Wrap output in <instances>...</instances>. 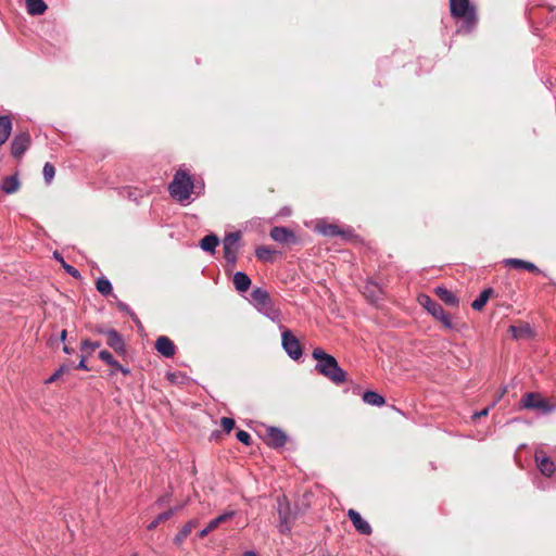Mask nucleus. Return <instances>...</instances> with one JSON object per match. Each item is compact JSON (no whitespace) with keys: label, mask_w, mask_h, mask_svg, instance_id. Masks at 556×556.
Returning <instances> with one entry per match:
<instances>
[{"label":"nucleus","mask_w":556,"mask_h":556,"mask_svg":"<svg viewBox=\"0 0 556 556\" xmlns=\"http://www.w3.org/2000/svg\"><path fill=\"white\" fill-rule=\"evenodd\" d=\"M223 429L229 433L235 428V420L230 417H223L222 420Z\"/></svg>","instance_id":"4c0bfd02"},{"label":"nucleus","mask_w":556,"mask_h":556,"mask_svg":"<svg viewBox=\"0 0 556 556\" xmlns=\"http://www.w3.org/2000/svg\"><path fill=\"white\" fill-rule=\"evenodd\" d=\"M198 521L195 519L187 521L180 531L175 535L174 543L180 545L187 536L192 532V530L197 527Z\"/></svg>","instance_id":"b1692460"},{"label":"nucleus","mask_w":556,"mask_h":556,"mask_svg":"<svg viewBox=\"0 0 556 556\" xmlns=\"http://www.w3.org/2000/svg\"><path fill=\"white\" fill-rule=\"evenodd\" d=\"M232 281H233L236 290L239 292L248 291L252 283L250 277L243 271H237L233 275Z\"/></svg>","instance_id":"aec40b11"},{"label":"nucleus","mask_w":556,"mask_h":556,"mask_svg":"<svg viewBox=\"0 0 556 556\" xmlns=\"http://www.w3.org/2000/svg\"><path fill=\"white\" fill-rule=\"evenodd\" d=\"M290 214H291V208L290 207H283L279 212L280 216H289Z\"/></svg>","instance_id":"de8ad7c7"},{"label":"nucleus","mask_w":556,"mask_h":556,"mask_svg":"<svg viewBox=\"0 0 556 556\" xmlns=\"http://www.w3.org/2000/svg\"><path fill=\"white\" fill-rule=\"evenodd\" d=\"M63 352L66 353V354H71L73 352V350L70 349L67 345H64L63 346Z\"/></svg>","instance_id":"864d4df0"},{"label":"nucleus","mask_w":556,"mask_h":556,"mask_svg":"<svg viewBox=\"0 0 556 556\" xmlns=\"http://www.w3.org/2000/svg\"><path fill=\"white\" fill-rule=\"evenodd\" d=\"M250 296V302L256 309L271 299L269 293L263 288H254Z\"/></svg>","instance_id":"a211bd4d"},{"label":"nucleus","mask_w":556,"mask_h":556,"mask_svg":"<svg viewBox=\"0 0 556 556\" xmlns=\"http://www.w3.org/2000/svg\"><path fill=\"white\" fill-rule=\"evenodd\" d=\"M418 302L430 315L440 320L445 328L453 329L451 316L445 313L438 302L431 299L428 294H420L418 296Z\"/></svg>","instance_id":"20e7f679"},{"label":"nucleus","mask_w":556,"mask_h":556,"mask_svg":"<svg viewBox=\"0 0 556 556\" xmlns=\"http://www.w3.org/2000/svg\"><path fill=\"white\" fill-rule=\"evenodd\" d=\"M53 178H54V176H45L46 185L47 186L51 185Z\"/></svg>","instance_id":"09e8293b"},{"label":"nucleus","mask_w":556,"mask_h":556,"mask_svg":"<svg viewBox=\"0 0 556 556\" xmlns=\"http://www.w3.org/2000/svg\"><path fill=\"white\" fill-rule=\"evenodd\" d=\"M520 407L526 409L540 410L544 414H548L554 409V406L539 393L527 392L523 394L520 401Z\"/></svg>","instance_id":"423d86ee"},{"label":"nucleus","mask_w":556,"mask_h":556,"mask_svg":"<svg viewBox=\"0 0 556 556\" xmlns=\"http://www.w3.org/2000/svg\"><path fill=\"white\" fill-rule=\"evenodd\" d=\"M53 256L56 261H59L62 264V267L65 269L67 274H70L74 278L80 277L79 271L72 265L67 264L59 252H54Z\"/></svg>","instance_id":"2f4dec72"},{"label":"nucleus","mask_w":556,"mask_h":556,"mask_svg":"<svg viewBox=\"0 0 556 556\" xmlns=\"http://www.w3.org/2000/svg\"><path fill=\"white\" fill-rule=\"evenodd\" d=\"M278 504H279V509H278V513H279L278 530H279L280 533H288L291 530L290 516H289V513L282 508V500L279 498L278 500Z\"/></svg>","instance_id":"4be33fe9"},{"label":"nucleus","mask_w":556,"mask_h":556,"mask_svg":"<svg viewBox=\"0 0 556 556\" xmlns=\"http://www.w3.org/2000/svg\"><path fill=\"white\" fill-rule=\"evenodd\" d=\"M155 350L164 357L170 358L176 353L174 342L166 336H161L155 341Z\"/></svg>","instance_id":"4468645a"},{"label":"nucleus","mask_w":556,"mask_h":556,"mask_svg":"<svg viewBox=\"0 0 556 556\" xmlns=\"http://www.w3.org/2000/svg\"><path fill=\"white\" fill-rule=\"evenodd\" d=\"M99 358L110 366H113V364H116V359L106 350H102L99 352Z\"/></svg>","instance_id":"c9c22d12"},{"label":"nucleus","mask_w":556,"mask_h":556,"mask_svg":"<svg viewBox=\"0 0 556 556\" xmlns=\"http://www.w3.org/2000/svg\"><path fill=\"white\" fill-rule=\"evenodd\" d=\"M12 130V122L9 116H0V147L8 140Z\"/></svg>","instance_id":"bb28decb"},{"label":"nucleus","mask_w":556,"mask_h":556,"mask_svg":"<svg viewBox=\"0 0 556 556\" xmlns=\"http://www.w3.org/2000/svg\"><path fill=\"white\" fill-rule=\"evenodd\" d=\"M275 251L271 250L270 248L268 247H258L256 250H255V256L261 260V261H264V262H267V261H270V256L271 254L274 253Z\"/></svg>","instance_id":"f704fd0d"},{"label":"nucleus","mask_w":556,"mask_h":556,"mask_svg":"<svg viewBox=\"0 0 556 556\" xmlns=\"http://www.w3.org/2000/svg\"><path fill=\"white\" fill-rule=\"evenodd\" d=\"M105 330L104 328H98L97 331L101 334H105Z\"/></svg>","instance_id":"5fc2aeb1"},{"label":"nucleus","mask_w":556,"mask_h":556,"mask_svg":"<svg viewBox=\"0 0 556 556\" xmlns=\"http://www.w3.org/2000/svg\"><path fill=\"white\" fill-rule=\"evenodd\" d=\"M112 367H113V371L112 372L121 371L124 376L130 375V369L127 368V367H124L117 361H116V364H113Z\"/></svg>","instance_id":"79ce46f5"},{"label":"nucleus","mask_w":556,"mask_h":556,"mask_svg":"<svg viewBox=\"0 0 556 556\" xmlns=\"http://www.w3.org/2000/svg\"><path fill=\"white\" fill-rule=\"evenodd\" d=\"M42 174H55V167L51 163H46Z\"/></svg>","instance_id":"49530a36"},{"label":"nucleus","mask_w":556,"mask_h":556,"mask_svg":"<svg viewBox=\"0 0 556 556\" xmlns=\"http://www.w3.org/2000/svg\"><path fill=\"white\" fill-rule=\"evenodd\" d=\"M349 519L355 527V529L363 535H369L372 532L370 525L362 518L361 514L355 509L348 511Z\"/></svg>","instance_id":"ddd939ff"},{"label":"nucleus","mask_w":556,"mask_h":556,"mask_svg":"<svg viewBox=\"0 0 556 556\" xmlns=\"http://www.w3.org/2000/svg\"><path fill=\"white\" fill-rule=\"evenodd\" d=\"M165 502V498H160L156 503L160 504V503H163Z\"/></svg>","instance_id":"4d7b16f0"},{"label":"nucleus","mask_w":556,"mask_h":556,"mask_svg":"<svg viewBox=\"0 0 556 556\" xmlns=\"http://www.w3.org/2000/svg\"><path fill=\"white\" fill-rule=\"evenodd\" d=\"M504 263L506 265L513 266L516 269H526V270L531 271V273H540L541 271L536 267L535 264H533L531 262H528V261L520 260V258H506L504 261Z\"/></svg>","instance_id":"6ab92c4d"},{"label":"nucleus","mask_w":556,"mask_h":556,"mask_svg":"<svg viewBox=\"0 0 556 556\" xmlns=\"http://www.w3.org/2000/svg\"><path fill=\"white\" fill-rule=\"evenodd\" d=\"M193 189L194 180L192 176H174V179L168 185L169 195L182 204L190 202Z\"/></svg>","instance_id":"7ed1b4c3"},{"label":"nucleus","mask_w":556,"mask_h":556,"mask_svg":"<svg viewBox=\"0 0 556 556\" xmlns=\"http://www.w3.org/2000/svg\"><path fill=\"white\" fill-rule=\"evenodd\" d=\"M182 506H176L173 509H175V513L178 511Z\"/></svg>","instance_id":"6e6d98bb"},{"label":"nucleus","mask_w":556,"mask_h":556,"mask_svg":"<svg viewBox=\"0 0 556 556\" xmlns=\"http://www.w3.org/2000/svg\"><path fill=\"white\" fill-rule=\"evenodd\" d=\"M233 516H235V511L230 510V511H226V513L219 515L218 517L212 519L207 523V526L198 533V536L200 539L205 538L210 532H212L214 529H216L220 523L231 519Z\"/></svg>","instance_id":"2eb2a0df"},{"label":"nucleus","mask_w":556,"mask_h":556,"mask_svg":"<svg viewBox=\"0 0 556 556\" xmlns=\"http://www.w3.org/2000/svg\"><path fill=\"white\" fill-rule=\"evenodd\" d=\"M506 392H507V387H503L500 390V392H498L497 396L495 397V400L492 402L491 407H494L501 401V399L506 394Z\"/></svg>","instance_id":"37998d69"},{"label":"nucleus","mask_w":556,"mask_h":556,"mask_svg":"<svg viewBox=\"0 0 556 556\" xmlns=\"http://www.w3.org/2000/svg\"><path fill=\"white\" fill-rule=\"evenodd\" d=\"M30 137L26 132L15 136L11 142V152L14 157H21L28 149Z\"/></svg>","instance_id":"9b49d317"},{"label":"nucleus","mask_w":556,"mask_h":556,"mask_svg":"<svg viewBox=\"0 0 556 556\" xmlns=\"http://www.w3.org/2000/svg\"><path fill=\"white\" fill-rule=\"evenodd\" d=\"M450 10L453 17L464 20L458 31L470 33L475 28L477 15L470 0H450Z\"/></svg>","instance_id":"f03ea898"},{"label":"nucleus","mask_w":556,"mask_h":556,"mask_svg":"<svg viewBox=\"0 0 556 556\" xmlns=\"http://www.w3.org/2000/svg\"><path fill=\"white\" fill-rule=\"evenodd\" d=\"M509 332L511 333V336L515 339H522V338L530 337L532 330L528 324L522 325V326H513L511 325L509 327Z\"/></svg>","instance_id":"c756f323"},{"label":"nucleus","mask_w":556,"mask_h":556,"mask_svg":"<svg viewBox=\"0 0 556 556\" xmlns=\"http://www.w3.org/2000/svg\"><path fill=\"white\" fill-rule=\"evenodd\" d=\"M363 401L371 406L381 407L386 404V400L382 395L377 393L376 391H366L363 394Z\"/></svg>","instance_id":"a878e982"},{"label":"nucleus","mask_w":556,"mask_h":556,"mask_svg":"<svg viewBox=\"0 0 556 556\" xmlns=\"http://www.w3.org/2000/svg\"><path fill=\"white\" fill-rule=\"evenodd\" d=\"M106 344L118 353H125V341L115 329L105 330Z\"/></svg>","instance_id":"dca6fc26"},{"label":"nucleus","mask_w":556,"mask_h":556,"mask_svg":"<svg viewBox=\"0 0 556 556\" xmlns=\"http://www.w3.org/2000/svg\"><path fill=\"white\" fill-rule=\"evenodd\" d=\"M534 458L541 473L545 477H552L555 471V464L552 458L546 456L542 450L535 451Z\"/></svg>","instance_id":"9d476101"},{"label":"nucleus","mask_w":556,"mask_h":556,"mask_svg":"<svg viewBox=\"0 0 556 556\" xmlns=\"http://www.w3.org/2000/svg\"><path fill=\"white\" fill-rule=\"evenodd\" d=\"M86 361H87V357L83 355V356L80 357V361H79V363L77 364L76 368H77V369H81V370H89V368H88V366H87Z\"/></svg>","instance_id":"a18cd8bd"},{"label":"nucleus","mask_w":556,"mask_h":556,"mask_svg":"<svg viewBox=\"0 0 556 556\" xmlns=\"http://www.w3.org/2000/svg\"><path fill=\"white\" fill-rule=\"evenodd\" d=\"M435 295L440 298L445 304L450 306H457L458 305V298L448 289L444 287H437L434 289Z\"/></svg>","instance_id":"412c9836"},{"label":"nucleus","mask_w":556,"mask_h":556,"mask_svg":"<svg viewBox=\"0 0 556 556\" xmlns=\"http://www.w3.org/2000/svg\"><path fill=\"white\" fill-rule=\"evenodd\" d=\"M177 175H180V174H188V169L187 168H182L180 167L177 172H176Z\"/></svg>","instance_id":"3c124183"},{"label":"nucleus","mask_w":556,"mask_h":556,"mask_svg":"<svg viewBox=\"0 0 556 556\" xmlns=\"http://www.w3.org/2000/svg\"><path fill=\"white\" fill-rule=\"evenodd\" d=\"M66 337H67V331L66 330H62L61 334H60V340L64 342L66 340Z\"/></svg>","instance_id":"8fccbe9b"},{"label":"nucleus","mask_w":556,"mask_h":556,"mask_svg":"<svg viewBox=\"0 0 556 556\" xmlns=\"http://www.w3.org/2000/svg\"><path fill=\"white\" fill-rule=\"evenodd\" d=\"M174 514H175V509H168L166 511L161 513L154 520H152L149 523L148 529L149 530L155 529L161 522L168 520Z\"/></svg>","instance_id":"473e14b6"},{"label":"nucleus","mask_w":556,"mask_h":556,"mask_svg":"<svg viewBox=\"0 0 556 556\" xmlns=\"http://www.w3.org/2000/svg\"><path fill=\"white\" fill-rule=\"evenodd\" d=\"M312 357L316 361L315 369L334 384L346 381V372L340 367L338 361L321 348H315Z\"/></svg>","instance_id":"f257e3e1"},{"label":"nucleus","mask_w":556,"mask_h":556,"mask_svg":"<svg viewBox=\"0 0 556 556\" xmlns=\"http://www.w3.org/2000/svg\"><path fill=\"white\" fill-rule=\"evenodd\" d=\"M236 437H237L238 441H240L244 445H250L251 444V435L247 431L239 430L237 432Z\"/></svg>","instance_id":"58836bf2"},{"label":"nucleus","mask_w":556,"mask_h":556,"mask_svg":"<svg viewBox=\"0 0 556 556\" xmlns=\"http://www.w3.org/2000/svg\"><path fill=\"white\" fill-rule=\"evenodd\" d=\"M242 556H257V555H256V553H255V552H253V551H248V552L243 553V555H242Z\"/></svg>","instance_id":"603ef678"},{"label":"nucleus","mask_w":556,"mask_h":556,"mask_svg":"<svg viewBox=\"0 0 556 556\" xmlns=\"http://www.w3.org/2000/svg\"><path fill=\"white\" fill-rule=\"evenodd\" d=\"M99 346H100V342H98V341L92 342V341L86 339L81 342V349H90L91 351H94Z\"/></svg>","instance_id":"a19ab883"},{"label":"nucleus","mask_w":556,"mask_h":556,"mask_svg":"<svg viewBox=\"0 0 556 556\" xmlns=\"http://www.w3.org/2000/svg\"><path fill=\"white\" fill-rule=\"evenodd\" d=\"M270 238L282 244H296L299 239L296 235L289 228L282 226H275L270 229Z\"/></svg>","instance_id":"6e6552de"},{"label":"nucleus","mask_w":556,"mask_h":556,"mask_svg":"<svg viewBox=\"0 0 556 556\" xmlns=\"http://www.w3.org/2000/svg\"><path fill=\"white\" fill-rule=\"evenodd\" d=\"M26 9L30 15H41L47 10L43 0H26Z\"/></svg>","instance_id":"cd10ccee"},{"label":"nucleus","mask_w":556,"mask_h":556,"mask_svg":"<svg viewBox=\"0 0 556 556\" xmlns=\"http://www.w3.org/2000/svg\"><path fill=\"white\" fill-rule=\"evenodd\" d=\"M376 290L378 292H380V289H379V287L376 283H374L371 281L366 283V286H365V293H369L372 299H377V295L375 294Z\"/></svg>","instance_id":"ea45409f"},{"label":"nucleus","mask_w":556,"mask_h":556,"mask_svg":"<svg viewBox=\"0 0 556 556\" xmlns=\"http://www.w3.org/2000/svg\"><path fill=\"white\" fill-rule=\"evenodd\" d=\"M218 244L219 239L214 233L206 235L200 241L201 249L210 253H214Z\"/></svg>","instance_id":"393cba45"},{"label":"nucleus","mask_w":556,"mask_h":556,"mask_svg":"<svg viewBox=\"0 0 556 556\" xmlns=\"http://www.w3.org/2000/svg\"><path fill=\"white\" fill-rule=\"evenodd\" d=\"M281 343L285 352L288 354V356L293 359L298 361L303 355L302 345L299 341V339L291 332L289 329H283L281 332Z\"/></svg>","instance_id":"0eeeda50"},{"label":"nucleus","mask_w":556,"mask_h":556,"mask_svg":"<svg viewBox=\"0 0 556 556\" xmlns=\"http://www.w3.org/2000/svg\"><path fill=\"white\" fill-rule=\"evenodd\" d=\"M97 290L104 296L112 294L113 286L111 281L105 277L98 278L96 282Z\"/></svg>","instance_id":"7c9ffc66"},{"label":"nucleus","mask_w":556,"mask_h":556,"mask_svg":"<svg viewBox=\"0 0 556 556\" xmlns=\"http://www.w3.org/2000/svg\"><path fill=\"white\" fill-rule=\"evenodd\" d=\"M287 439V434L280 428L267 427L265 430L264 441L273 448L285 446Z\"/></svg>","instance_id":"1a4fd4ad"},{"label":"nucleus","mask_w":556,"mask_h":556,"mask_svg":"<svg viewBox=\"0 0 556 556\" xmlns=\"http://www.w3.org/2000/svg\"><path fill=\"white\" fill-rule=\"evenodd\" d=\"M241 232L233 231L225 236L223 240L224 257L232 267L236 266L238 260V251L240 247Z\"/></svg>","instance_id":"39448f33"},{"label":"nucleus","mask_w":556,"mask_h":556,"mask_svg":"<svg viewBox=\"0 0 556 556\" xmlns=\"http://www.w3.org/2000/svg\"><path fill=\"white\" fill-rule=\"evenodd\" d=\"M257 311L274 323H280L281 320V312L276 307L271 299L258 307Z\"/></svg>","instance_id":"f3484780"},{"label":"nucleus","mask_w":556,"mask_h":556,"mask_svg":"<svg viewBox=\"0 0 556 556\" xmlns=\"http://www.w3.org/2000/svg\"><path fill=\"white\" fill-rule=\"evenodd\" d=\"M71 365H66V364H63L61 365L54 372L53 375H51L47 380H46V383L47 384H50V383H53L54 381H56L61 376H63L64 374L66 372H70L71 370Z\"/></svg>","instance_id":"72a5a7b5"},{"label":"nucleus","mask_w":556,"mask_h":556,"mask_svg":"<svg viewBox=\"0 0 556 556\" xmlns=\"http://www.w3.org/2000/svg\"><path fill=\"white\" fill-rule=\"evenodd\" d=\"M493 293V289L492 288H488V289H484L477 299H475L471 303V307L475 309V311H480L484 307V305L486 304L490 295Z\"/></svg>","instance_id":"c85d7f7f"},{"label":"nucleus","mask_w":556,"mask_h":556,"mask_svg":"<svg viewBox=\"0 0 556 556\" xmlns=\"http://www.w3.org/2000/svg\"><path fill=\"white\" fill-rule=\"evenodd\" d=\"M116 306L121 312L127 313L132 318V320H137V316L126 303L117 301Z\"/></svg>","instance_id":"e433bc0d"},{"label":"nucleus","mask_w":556,"mask_h":556,"mask_svg":"<svg viewBox=\"0 0 556 556\" xmlns=\"http://www.w3.org/2000/svg\"><path fill=\"white\" fill-rule=\"evenodd\" d=\"M317 230L323 236H326V237H337V236H340V237H343V238L348 239V238H350L352 236V230L351 229H341L336 224H326V223L318 224L317 225Z\"/></svg>","instance_id":"f8f14e48"},{"label":"nucleus","mask_w":556,"mask_h":556,"mask_svg":"<svg viewBox=\"0 0 556 556\" xmlns=\"http://www.w3.org/2000/svg\"><path fill=\"white\" fill-rule=\"evenodd\" d=\"M21 182L18 180V176H5V178L0 184V189L7 194L14 193L18 190Z\"/></svg>","instance_id":"5701e85b"},{"label":"nucleus","mask_w":556,"mask_h":556,"mask_svg":"<svg viewBox=\"0 0 556 556\" xmlns=\"http://www.w3.org/2000/svg\"><path fill=\"white\" fill-rule=\"evenodd\" d=\"M491 405H489L488 407L483 408L482 410L480 412H476L473 415H472V418L473 419H477V418H480V417H484V416H488L490 409H491Z\"/></svg>","instance_id":"c03bdc74"}]
</instances>
